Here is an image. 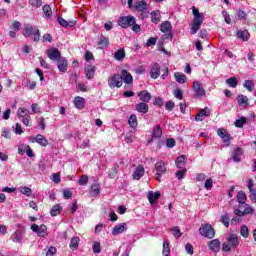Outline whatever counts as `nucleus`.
<instances>
[{
    "label": "nucleus",
    "mask_w": 256,
    "mask_h": 256,
    "mask_svg": "<svg viewBox=\"0 0 256 256\" xmlns=\"http://www.w3.org/2000/svg\"><path fill=\"white\" fill-rule=\"evenodd\" d=\"M160 197H161V193L159 192L150 191L148 193V200L151 203V205H153V203H155Z\"/></svg>",
    "instance_id": "obj_24"
},
{
    "label": "nucleus",
    "mask_w": 256,
    "mask_h": 256,
    "mask_svg": "<svg viewBox=\"0 0 256 256\" xmlns=\"http://www.w3.org/2000/svg\"><path fill=\"white\" fill-rule=\"evenodd\" d=\"M222 15L224 17L225 23H227V25H231V16H229V13H227V11L223 10Z\"/></svg>",
    "instance_id": "obj_55"
},
{
    "label": "nucleus",
    "mask_w": 256,
    "mask_h": 256,
    "mask_svg": "<svg viewBox=\"0 0 256 256\" xmlns=\"http://www.w3.org/2000/svg\"><path fill=\"white\" fill-rule=\"evenodd\" d=\"M245 123H247V118L241 117L240 119H237L234 122V125H235V127H238L239 129H241L243 127V125H245Z\"/></svg>",
    "instance_id": "obj_45"
},
{
    "label": "nucleus",
    "mask_w": 256,
    "mask_h": 256,
    "mask_svg": "<svg viewBox=\"0 0 256 256\" xmlns=\"http://www.w3.org/2000/svg\"><path fill=\"white\" fill-rule=\"evenodd\" d=\"M20 192L22 193V195H26L27 197H31V195L33 193L31 188H29V187H22V188H20Z\"/></svg>",
    "instance_id": "obj_49"
},
{
    "label": "nucleus",
    "mask_w": 256,
    "mask_h": 256,
    "mask_svg": "<svg viewBox=\"0 0 256 256\" xmlns=\"http://www.w3.org/2000/svg\"><path fill=\"white\" fill-rule=\"evenodd\" d=\"M92 251L93 253H101V243L99 242H94L92 245Z\"/></svg>",
    "instance_id": "obj_51"
},
{
    "label": "nucleus",
    "mask_w": 256,
    "mask_h": 256,
    "mask_svg": "<svg viewBox=\"0 0 256 256\" xmlns=\"http://www.w3.org/2000/svg\"><path fill=\"white\" fill-rule=\"evenodd\" d=\"M154 105H156L157 107H163V98L156 97L154 99Z\"/></svg>",
    "instance_id": "obj_62"
},
{
    "label": "nucleus",
    "mask_w": 256,
    "mask_h": 256,
    "mask_svg": "<svg viewBox=\"0 0 256 256\" xmlns=\"http://www.w3.org/2000/svg\"><path fill=\"white\" fill-rule=\"evenodd\" d=\"M134 8L136 9V11H140V13H143V11H147V2H145L144 0L137 1L134 4Z\"/></svg>",
    "instance_id": "obj_17"
},
{
    "label": "nucleus",
    "mask_w": 256,
    "mask_h": 256,
    "mask_svg": "<svg viewBox=\"0 0 256 256\" xmlns=\"http://www.w3.org/2000/svg\"><path fill=\"white\" fill-rule=\"evenodd\" d=\"M194 24L196 25H203V15L200 16H194Z\"/></svg>",
    "instance_id": "obj_60"
},
{
    "label": "nucleus",
    "mask_w": 256,
    "mask_h": 256,
    "mask_svg": "<svg viewBox=\"0 0 256 256\" xmlns=\"http://www.w3.org/2000/svg\"><path fill=\"white\" fill-rule=\"evenodd\" d=\"M226 85H229V87H232V89H235L237 85H239V81L236 77H230L226 80Z\"/></svg>",
    "instance_id": "obj_36"
},
{
    "label": "nucleus",
    "mask_w": 256,
    "mask_h": 256,
    "mask_svg": "<svg viewBox=\"0 0 256 256\" xmlns=\"http://www.w3.org/2000/svg\"><path fill=\"white\" fill-rule=\"evenodd\" d=\"M166 109L167 111H173V109H175V102L173 101L166 102Z\"/></svg>",
    "instance_id": "obj_61"
},
{
    "label": "nucleus",
    "mask_w": 256,
    "mask_h": 256,
    "mask_svg": "<svg viewBox=\"0 0 256 256\" xmlns=\"http://www.w3.org/2000/svg\"><path fill=\"white\" fill-rule=\"evenodd\" d=\"M137 20L134 16H121L118 20V25L122 27V29H127V27H131V25H135Z\"/></svg>",
    "instance_id": "obj_5"
},
{
    "label": "nucleus",
    "mask_w": 256,
    "mask_h": 256,
    "mask_svg": "<svg viewBox=\"0 0 256 256\" xmlns=\"http://www.w3.org/2000/svg\"><path fill=\"white\" fill-rule=\"evenodd\" d=\"M136 111H138V113H148L149 105H147L146 102H140L136 105Z\"/></svg>",
    "instance_id": "obj_21"
},
{
    "label": "nucleus",
    "mask_w": 256,
    "mask_h": 256,
    "mask_svg": "<svg viewBox=\"0 0 256 256\" xmlns=\"http://www.w3.org/2000/svg\"><path fill=\"white\" fill-rule=\"evenodd\" d=\"M174 77H175L177 83L183 84V83H185V81H187V76L183 73H180V72H176L174 74Z\"/></svg>",
    "instance_id": "obj_34"
},
{
    "label": "nucleus",
    "mask_w": 256,
    "mask_h": 256,
    "mask_svg": "<svg viewBox=\"0 0 256 256\" xmlns=\"http://www.w3.org/2000/svg\"><path fill=\"white\" fill-rule=\"evenodd\" d=\"M152 23H159L161 21V12L159 10L150 13Z\"/></svg>",
    "instance_id": "obj_28"
},
{
    "label": "nucleus",
    "mask_w": 256,
    "mask_h": 256,
    "mask_svg": "<svg viewBox=\"0 0 256 256\" xmlns=\"http://www.w3.org/2000/svg\"><path fill=\"white\" fill-rule=\"evenodd\" d=\"M186 163L187 162H186L185 155H181V156L177 157L175 160V164L178 169H185Z\"/></svg>",
    "instance_id": "obj_20"
},
{
    "label": "nucleus",
    "mask_w": 256,
    "mask_h": 256,
    "mask_svg": "<svg viewBox=\"0 0 256 256\" xmlns=\"http://www.w3.org/2000/svg\"><path fill=\"white\" fill-rule=\"evenodd\" d=\"M11 239L14 243H21L23 241V234L19 231H16L12 234Z\"/></svg>",
    "instance_id": "obj_30"
},
{
    "label": "nucleus",
    "mask_w": 256,
    "mask_h": 256,
    "mask_svg": "<svg viewBox=\"0 0 256 256\" xmlns=\"http://www.w3.org/2000/svg\"><path fill=\"white\" fill-rule=\"evenodd\" d=\"M138 97L140 98V101H143L144 103H149L152 98L151 93H149L147 90L139 92Z\"/></svg>",
    "instance_id": "obj_16"
},
{
    "label": "nucleus",
    "mask_w": 256,
    "mask_h": 256,
    "mask_svg": "<svg viewBox=\"0 0 256 256\" xmlns=\"http://www.w3.org/2000/svg\"><path fill=\"white\" fill-rule=\"evenodd\" d=\"M174 237H176V239H179V237H181V235H183V233H181V229H179V226H174L171 229Z\"/></svg>",
    "instance_id": "obj_47"
},
{
    "label": "nucleus",
    "mask_w": 256,
    "mask_h": 256,
    "mask_svg": "<svg viewBox=\"0 0 256 256\" xmlns=\"http://www.w3.org/2000/svg\"><path fill=\"white\" fill-rule=\"evenodd\" d=\"M154 171H156V181L161 182V177L167 173V164L164 161H158L154 166Z\"/></svg>",
    "instance_id": "obj_2"
},
{
    "label": "nucleus",
    "mask_w": 256,
    "mask_h": 256,
    "mask_svg": "<svg viewBox=\"0 0 256 256\" xmlns=\"http://www.w3.org/2000/svg\"><path fill=\"white\" fill-rule=\"evenodd\" d=\"M57 253V248L55 247H50L46 253V256H53Z\"/></svg>",
    "instance_id": "obj_63"
},
{
    "label": "nucleus",
    "mask_w": 256,
    "mask_h": 256,
    "mask_svg": "<svg viewBox=\"0 0 256 256\" xmlns=\"http://www.w3.org/2000/svg\"><path fill=\"white\" fill-rule=\"evenodd\" d=\"M240 234L242 235V237H249V228L246 225L242 226L240 229Z\"/></svg>",
    "instance_id": "obj_52"
},
{
    "label": "nucleus",
    "mask_w": 256,
    "mask_h": 256,
    "mask_svg": "<svg viewBox=\"0 0 256 256\" xmlns=\"http://www.w3.org/2000/svg\"><path fill=\"white\" fill-rule=\"evenodd\" d=\"M241 155H243V150H241V148H237L232 156V159L235 163H239V161H241Z\"/></svg>",
    "instance_id": "obj_29"
},
{
    "label": "nucleus",
    "mask_w": 256,
    "mask_h": 256,
    "mask_svg": "<svg viewBox=\"0 0 256 256\" xmlns=\"http://www.w3.org/2000/svg\"><path fill=\"white\" fill-rule=\"evenodd\" d=\"M128 125L132 127V129H135L137 127L138 122H137V116L135 114H132L128 120Z\"/></svg>",
    "instance_id": "obj_39"
},
{
    "label": "nucleus",
    "mask_w": 256,
    "mask_h": 256,
    "mask_svg": "<svg viewBox=\"0 0 256 256\" xmlns=\"http://www.w3.org/2000/svg\"><path fill=\"white\" fill-rule=\"evenodd\" d=\"M144 175L145 168L142 165H139L132 174L133 179H135L136 181H139V179H141V177H143Z\"/></svg>",
    "instance_id": "obj_12"
},
{
    "label": "nucleus",
    "mask_w": 256,
    "mask_h": 256,
    "mask_svg": "<svg viewBox=\"0 0 256 256\" xmlns=\"http://www.w3.org/2000/svg\"><path fill=\"white\" fill-rule=\"evenodd\" d=\"M97 45L99 49H105L106 47H109V38L101 35L97 42Z\"/></svg>",
    "instance_id": "obj_18"
},
{
    "label": "nucleus",
    "mask_w": 256,
    "mask_h": 256,
    "mask_svg": "<svg viewBox=\"0 0 256 256\" xmlns=\"http://www.w3.org/2000/svg\"><path fill=\"white\" fill-rule=\"evenodd\" d=\"M85 75L87 79H93L95 75V67L94 66H88L85 68Z\"/></svg>",
    "instance_id": "obj_32"
},
{
    "label": "nucleus",
    "mask_w": 256,
    "mask_h": 256,
    "mask_svg": "<svg viewBox=\"0 0 256 256\" xmlns=\"http://www.w3.org/2000/svg\"><path fill=\"white\" fill-rule=\"evenodd\" d=\"M61 213V205L56 204L55 206H53V208L50 211V215H52V217H57V215H59Z\"/></svg>",
    "instance_id": "obj_42"
},
{
    "label": "nucleus",
    "mask_w": 256,
    "mask_h": 256,
    "mask_svg": "<svg viewBox=\"0 0 256 256\" xmlns=\"http://www.w3.org/2000/svg\"><path fill=\"white\" fill-rule=\"evenodd\" d=\"M120 77L122 82L124 81L126 85L133 84V76L127 70H122Z\"/></svg>",
    "instance_id": "obj_11"
},
{
    "label": "nucleus",
    "mask_w": 256,
    "mask_h": 256,
    "mask_svg": "<svg viewBox=\"0 0 256 256\" xmlns=\"http://www.w3.org/2000/svg\"><path fill=\"white\" fill-rule=\"evenodd\" d=\"M114 59H116V61H123V59H125V49H119L114 53Z\"/></svg>",
    "instance_id": "obj_31"
},
{
    "label": "nucleus",
    "mask_w": 256,
    "mask_h": 256,
    "mask_svg": "<svg viewBox=\"0 0 256 256\" xmlns=\"http://www.w3.org/2000/svg\"><path fill=\"white\" fill-rule=\"evenodd\" d=\"M239 246V238L235 234H230L227 238V243L222 245V251L225 253H229L231 248H235Z\"/></svg>",
    "instance_id": "obj_1"
},
{
    "label": "nucleus",
    "mask_w": 256,
    "mask_h": 256,
    "mask_svg": "<svg viewBox=\"0 0 256 256\" xmlns=\"http://www.w3.org/2000/svg\"><path fill=\"white\" fill-rule=\"evenodd\" d=\"M185 175H187V169L186 168H182V170H179V171L176 172V177L179 180L185 179Z\"/></svg>",
    "instance_id": "obj_48"
},
{
    "label": "nucleus",
    "mask_w": 256,
    "mask_h": 256,
    "mask_svg": "<svg viewBox=\"0 0 256 256\" xmlns=\"http://www.w3.org/2000/svg\"><path fill=\"white\" fill-rule=\"evenodd\" d=\"M58 23L62 26V27H75L76 22L75 21H67L61 17H58L57 19Z\"/></svg>",
    "instance_id": "obj_26"
},
{
    "label": "nucleus",
    "mask_w": 256,
    "mask_h": 256,
    "mask_svg": "<svg viewBox=\"0 0 256 256\" xmlns=\"http://www.w3.org/2000/svg\"><path fill=\"white\" fill-rule=\"evenodd\" d=\"M70 249H72V251H75V249H79V237H74L71 239Z\"/></svg>",
    "instance_id": "obj_41"
},
{
    "label": "nucleus",
    "mask_w": 256,
    "mask_h": 256,
    "mask_svg": "<svg viewBox=\"0 0 256 256\" xmlns=\"http://www.w3.org/2000/svg\"><path fill=\"white\" fill-rule=\"evenodd\" d=\"M163 255L169 256L171 254V249L169 248V242L164 240L163 242Z\"/></svg>",
    "instance_id": "obj_44"
},
{
    "label": "nucleus",
    "mask_w": 256,
    "mask_h": 256,
    "mask_svg": "<svg viewBox=\"0 0 256 256\" xmlns=\"http://www.w3.org/2000/svg\"><path fill=\"white\" fill-rule=\"evenodd\" d=\"M57 61V67L61 73H65L67 71L68 63L67 59L65 57H61L60 59L56 60Z\"/></svg>",
    "instance_id": "obj_14"
},
{
    "label": "nucleus",
    "mask_w": 256,
    "mask_h": 256,
    "mask_svg": "<svg viewBox=\"0 0 256 256\" xmlns=\"http://www.w3.org/2000/svg\"><path fill=\"white\" fill-rule=\"evenodd\" d=\"M199 29H201V26L199 24H195L193 23L191 26V35H195V33H197V31H199Z\"/></svg>",
    "instance_id": "obj_59"
},
{
    "label": "nucleus",
    "mask_w": 256,
    "mask_h": 256,
    "mask_svg": "<svg viewBox=\"0 0 256 256\" xmlns=\"http://www.w3.org/2000/svg\"><path fill=\"white\" fill-rule=\"evenodd\" d=\"M34 141L42 147H47V145H49V141L41 134L36 135V137H34Z\"/></svg>",
    "instance_id": "obj_19"
},
{
    "label": "nucleus",
    "mask_w": 256,
    "mask_h": 256,
    "mask_svg": "<svg viewBox=\"0 0 256 256\" xmlns=\"http://www.w3.org/2000/svg\"><path fill=\"white\" fill-rule=\"evenodd\" d=\"M175 139L173 138H168L166 140V146L168 147V149H173V147L175 146Z\"/></svg>",
    "instance_id": "obj_58"
},
{
    "label": "nucleus",
    "mask_w": 256,
    "mask_h": 256,
    "mask_svg": "<svg viewBox=\"0 0 256 256\" xmlns=\"http://www.w3.org/2000/svg\"><path fill=\"white\" fill-rule=\"evenodd\" d=\"M31 231H33V233H37L38 237H47L48 232H47V226L45 225H37V224H33L31 226Z\"/></svg>",
    "instance_id": "obj_7"
},
{
    "label": "nucleus",
    "mask_w": 256,
    "mask_h": 256,
    "mask_svg": "<svg viewBox=\"0 0 256 256\" xmlns=\"http://www.w3.org/2000/svg\"><path fill=\"white\" fill-rule=\"evenodd\" d=\"M220 221L221 223H223V225H225L226 227H229V221H230L229 214L222 215Z\"/></svg>",
    "instance_id": "obj_53"
},
{
    "label": "nucleus",
    "mask_w": 256,
    "mask_h": 256,
    "mask_svg": "<svg viewBox=\"0 0 256 256\" xmlns=\"http://www.w3.org/2000/svg\"><path fill=\"white\" fill-rule=\"evenodd\" d=\"M29 113V109L19 108L17 111V117H19V119H23L24 117H29Z\"/></svg>",
    "instance_id": "obj_35"
},
{
    "label": "nucleus",
    "mask_w": 256,
    "mask_h": 256,
    "mask_svg": "<svg viewBox=\"0 0 256 256\" xmlns=\"http://www.w3.org/2000/svg\"><path fill=\"white\" fill-rule=\"evenodd\" d=\"M89 183V176L82 175L78 181V184L81 186L87 185Z\"/></svg>",
    "instance_id": "obj_50"
},
{
    "label": "nucleus",
    "mask_w": 256,
    "mask_h": 256,
    "mask_svg": "<svg viewBox=\"0 0 256 256\" xmlns=\"http://www.w3.org/2000/svg\"><path fill=\"white\" fill-rule=\"evenodd\" d=\"M163 135V129H161V126L159 125H156L154 128H153V131H152V137L153 139H160V137Z\"/></svg>",
    "instance_id": "obj_25"
},
{
    "label": "nucleus",
    "mask_w": 256,
    "mask_h": 256,
    "mask_svg": "<svg viewBox=\"0 0 256 256\" xmlns=\"http://www.w3.org/2000/svg\"><path fill=\"white\" fill-rule=\"evenodd\" d=\"M42 11H43L46 19H50L51 16L53 15V12L51 11V6H49V5H44L42 8Z\"/></svg>",
    "instance_id": "obj_40"
},
{
    "label": "nucleus",
    "mask_w": 256,
    "mask_h": 256,
    "mask_svg": "<svg viewBox=\"0 0 256 256\" xmlns=\"http://www.w3.org/2000/svg\"><path fill=\"white\" fill-rule=\"evenodd\" d=\"M209 108H205L200 110V112L196 115L195 121H203V117H209Z\"/></svg>",
    "instance_id": "obj_23"
},
{
    "label": "nucleus",
    "mask_w": 256,
    "mask_h": 256,
    "mask_svg": "<svg viewBox=\"0 0 256 256\" xmlns=\"http://www.w3.org/2000/svg\"><path fill=\"white\" fill-rule=\"evenodd\" d=\"M21 121L26 127H31V116H26L22 118Z\"/></svg>",
    "instance_id": "obj_56"
},
{
    "label": "nucleus",
    "mask_w": 256,
    "mask_h": 256,
    "mask_svg": "<svg viewBox=\"0 0 256 256\" xmlns=\"http://www.w3.org/2000/svg\"><path fill=\"white\" fill-rule=\"evenodd\" d=\"M23 35L24 37H31V35H33V41H35L36 43L39 42L41 39V32L39 31V29H36L33 26L26 27Z\"/></svg>",
    "instance_id": "obj_3"
},
{
    "label": "nucleus",
    "mask_w": 256,
    "mask_h": 256,
    "mask_svg": "<svg viewBox=\"0 0 256 256\" xmlns=\"http://www.w3.org/2000/svg\"><path fill=\"white\" fill-rule=\"evenodd\" d=\"M237 101L240 105H249V98L243 94L238 96Z\"/></svg>",
    "instance_id": "obj_43"
},
{
    "label": "nucleus",
    "mask_w": 256,
    "mask_h": 256,
    "mask_svg": "<svg viewBox=\"0 0 256 256\" xmlns=\"http://www.w3.org/2000/svg\"><path fill=\"white\" fill-rule=\"evenodd\" d=\"M74 105L76 109H83L85 107V99L83 97H76L74 99Z\"/></svg>",
    "instance_id": "obj_27"
},
{
    "label": "nucleus",
    "mask_w": 256,
    "mask_h": 256,
    "mask_svg": "<svg viewBox=\"0 0 256 256\" xmlns=\"http://www.w3.org/2000/svg\"><path fill=\"white\" fill-rule=\"evenodd\" d=\"M108 85L111 89H115V87L123 86V78H121L120 74H114L108 79Z\"/></svg>",
    "instance_id": "obj_6"
},
{
    "label": "nucleus",
    "mask_w": 256,
    "mask_h": 256,
    "mask_svg": "<svg viewBox=\"0 0 256 256\" xmlns=\"http://www.w3.org/2000/svg\"><path fill=\"white\" fill-rule=\"evenodd\" d=\"M199 233L202 237H206L207 239H213V237H215V229L210 224H203L199 228Z\"/></svg>",
    "instance_id": "obj_4"
},
{
    "label": "nucleus",
    "mask_w": 256,
    "mask_h": 256,
    "mask_svg": "<svg viewBox=\"0 0 256 256\" xmlns=\"http://www.w3.org/2000/svg\"><path fill=\"white\" fill-rule=\"evenodd\" d=\"M208 247L211 251H214V253H217L219 249H221V241H219V239H214L212 241H209Z\"/></svg>",
    "instance_id": "obj_13"
},
{
    "label": "nucleus",
    "mask_w": 256,
    "mask_h": 256,
    "mask_svg": "<svg viewBox=\"0 0 256 256\" xmlns=\"http://www.w3.org/2000/svg\"><path fill=\"white\" fill-rule=\"evenodd\" d=\"M250 199L256 203V188L253 191H250Z\"/></svg>",
    "instance_id": "obj_64"
},
{
    "label": "nucleus",
    "mask_w": 256,
    "mask_h": 256,
    "mask_svg": "<svg viewBox=\"0 0 256 256\" xmlns=\"http://www.w3.org/2000/svg\"><path fill=\"white\" fill-rule=\"evenodd\" d=\"M238 39H241L242 41H249V31L247 30H238L236 33Z\"/></svg>",
    "instance_id": "obj_22"
},
{
    "label": "nucleus",
    "mask_w": 256,
    "mask_h": 256,
    "mask_svg": "<svg viewBox=\"0 0 256 256\" xmlns=\"http://www.w3.org/2000/svg\"><path fill=\"white\" fill-rule=\"evenodd\" d=\"M204 187L205 189L209 190V189H213V179L208 178L205 183H204Z\"/></svg>",
    "instance_id": "obj_57"
},
{
    "label": "nucleus",
    "mask_w": 256,
    "mask_h": 256,
    "mask_svg": "<svg viewBox=\"0 0 256 256\" xmlns=\"http://www.w3.org/2000/svg\"><path fill=\"white\" fill-rule=\"evenodd\" d=\"M29 4L32 7L39 8V7H41V5H43V1L42 0H29Z\"/></svg>",
    "instance_id": "obj_54"
},
{
    "label": "nucleus",
    "mask_w": 256,
    "mask_h": 256,
    "mask_svg": "<svg viewBox=\"0 0 256 256\" xmlns=\"http://www.w3.org/2000/svg\"><path fill=\"white\" fill-rule=\"evenodd\" d=\"M159 75H161V66L158 63L152 64V67L150 70L151 79H158Z\"/></svg>",
    "instance_id": "obj_10"
},
{
    "label": "nucleus",
    "mask_w": 256,
    "mask_h": 256,
    "mask_svg": "<svg viewBox=\"0 0 256 256\" xmlns=\"http://www.w3.org/2000/svg\"><path fill=\"white\" fill-rule=\"evenodd\" d=\"M91 191H92V197H97V195L101 193V187L99 186V184L94 183L91 185Z\"/></svg>",
    "instance_id": "obj_38"
},
{
    "label": "nucleus",
    "mask_w": 256,
    "mask_h": 256,
    "mask_svg": "<svg viewBox=\"0 0 256 256\" xmlns=\"http://www.w3.org/2000/svg\"><path fill=\"white\" fill-rule=\"evenodd\" d=\"M160 31L162 33H168V31H171V22L169 21L162 22L160 25Z\"/></svg>",
    "instance_id": "obj_33"
},
{
    "label": "nucleus",
    "mask_w": 256,
    "mask_h": 256,
    "mask_svg": "<svg viewBox=\"0 0 256 256\" xmlns=\"http://www.w3.org/2000/svg\"><path fill=\"white\" fill-rule=\"evenodd\" d=\"M237 201L238 203L245 205V201H247V194L243 191H239L237 194Z\"/></svg>",
    "instance_id": "obj_37"
},
{
    "label": "nucleus",
    "mask_w": 256,
    "mask_h": 256,
    "mask_svg": "<svg viewBox=\"0 0 256 256\" xmlns=\"http://www.w3.org/2000/svg\"><path fill=\"white\" fill-rule=\"evenodd\" d=\"M243 85L245 89L250 92L253 91V88L255 87V83H253L251 80H245Z\"/></svg>",
    "instance_id": "obj_46"
},
{
    "label": "nucleus",
    "mask_w": 256,
    "mask_h": 256,
    "mask_svg": "<svg viewBox=\"0 0 256 256\" xmlns=\"http://www.w3.org/2000/svg\"><path fill=\"white\" fill-rule=\"evenodd\" d=\"M124 231H127V223L116 225L112 230V235H121Z\"/></svg>",
    "instance_id": "obj_15"
},
{
    "label": "nucleus",
    "mask_w": 256,
    "mask_h": 256,
    "mask_svg": "<svg viewBox=\"0 0 256 256\" xmlns=\"http://www.w3.org/2000/svg\"><path fill=\"white\" fill-rule=\"evenodd\" d=\"M46 55L51 61H58L61 58V52L57 48H49L46 50Z\"/></svg>",
    "instance_id": "obj_9"
},
{
    "label": "nucleus",
    "mask_w": 256,
    "mask_h": 256,
    "mask_svg": "<svg viewBox=\"0 0 256 256\" xmlns=\"http://www.w3.org/2000/svg\"><path fill=\"white\" fill-rule=\"evenodd\" d=\"M192 89L195 93V97H205V89L203 88V86H201L199 81L193 82Z\"/></svg>",
    "instance_id": "obj_8"
}]
</instances>
